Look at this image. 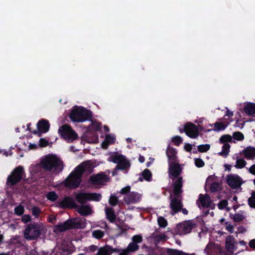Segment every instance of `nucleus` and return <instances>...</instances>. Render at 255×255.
Masks as SVG:
<instances>
[{
	"instance_id": "nucleus-27",
	"label": "nucleus",
	"mask_w": 255,
	"mask_h": 255,
	"mask_svg": "<svg viewBox=\"0 0 255 255\" xmlns=\"http://www.w3.org/2000/svg\"><path fill=\"white\" fill-rule=\"evenodd\" d=\"M244 111L248 116L255 114V103H249L244 106Z\"/></svg>"
},
{
	"instance_id": "nucleus-39",
	"label": "nucleus",
	"mask_w": 255,
	"mask_h": 255,
	"mask_svg": "<svg viewBox=\"0 0 255 255\" xmlns=\"http://www.w3.org/2000/svg\"><path fill=\"white\" fill-rule=\"evenodd\" d=\"M46 197L47 199L51 202L55 201L58 198L57 194L54 191L48 192Z\"/></svg>"
},
{
	"instance_id": "nucleus-8",
	"label": "nucleus",
	"mask_w": 255,
	"mask_h": 255,
	"mask_svg": "<svg viewBox=\"0 0 255 255\" xmlns=\"http://www.w3.org/2000/svg\"><path fill=\"white\" fill-rule=\"evenodd\" d=\"M110 158L112 161L117 163V168L121 170H126L130 167V163L125 156L122 154H115L112 155Z\"/></svg>"
},
{
	"instance_id": "nucleus-33",
	"label": "nucleus",
	"mask_w": 255,
	"mask_h": 255,
	"mask_svg": "<svg viewBox=\"0 0 255 255\" xmlns=\"http://www.w3.org/2000/svg\"><path fill=\"white\" fill-rule=\"evenodd\" d=\"M139 249V246L138 245L131 242L130 243L127 247V248L125 249L128 253L130 252H133L136 251Z\"/></svg>"
},
{
	"instance_id": "nucleus-28",
	"label": "nucleus",
	"mask_w": 255,
	"mask_h": 255,
	"mask_svg": "<svg viewBox=\"0 0 255 255\" xmlns=\"http://www.w3.org/2000/svg\"><path fill=\"white\" fill-rule=\"evenodd\" d=\"M96 255H111L110 246L106 245L103 247L100 248Z\"/></svg>"
},
{
	"instance_id": "nucleus-46",
	"label": "nucleus",
	"mask_w": 255,
	"mask_h": 255,
	"mask_svg": "<svg viewBox=\"0 0 255 255\" xmlns=\"http://www.w3.org/2000/svg\"><path fill=\"white\" fill-rule=\"evenodd\" d=\"M24 212V208L21 205H19L14 208V213L18 216L22 215Z\"/></svg>"
},
{
	"instance_id": "nucleus-26",
	"label": "nucleus",
	"mask_w": 255,
	"mask_h": 255,
	"mask_svg": "<svg viewBox=\"0 0 255 255\" xmlns=\"http://www.w3.org/2000/svg\"><path fill=\"white\" fill-rule=\"evenodd\" d=\"M78 212L83 216H88L92 213V209L89 205L78 206Z\"/></svg>"
},
{
	"instance_id": "nucleus-23",
	"label": "nucleus",
	"mask_w": 255,
	"mask_h": 255,
	"mask_svg": "<svg viewBox=\"0 0 255 255\" xmlns=\"http://www.w3.org/2000/svg\"><path fill=\"white\" fill-rule=\"evenodd\" d=\"M105 210L106 218L110 223H114L116 222L117 216L114 209L112 207H106Z\"/></svg>"
},
{
	"instance_id": "nucleus-62",
	"label": "nucleus",
	"mask_w": 255,
	"mask_h": 255,
	"mask_svg": "<svg viewBox=\"0 0 255 255\" xmlns=\"http://www.w3.org/2000/svg\"><path fill=\"white\" fill-rule=\"evenodd\" d=\"M166 236L164 234L163 235H158L156 237V239L160 241H165L166 240Z\"/></svg>"
},
{
	"instance_id": "nucleus-57",
	"label": "nucleus",
	"mask_w": 255,
	"mask_h": 255,
	"mask_svg": "<svg viewBox=\"0 0 255 255\" xmlns=\"http://www.w3.org/2000/svg\"><path fill=\"white\" fill-rule=\"evenodd\" d=\"M225 224L226 225V229L231 233H233L234 232V228L233 225L231 224H228V222H226L225 223Z\"/></svg>"
},
{
	"instance_id": "nucleus-4",
	"label": "nucleus",
	"mask_w": 255,
	"mask_h": 255,
	"mask_svg": "<svg viewBox=\"0 0 255 255\" xmlns=\"http://www.w3.org/2000/svg\"><path fill=\"white\" fill-rule=\"evenodd\" d=\"M42 228L37 223L27 225L23 231V237L28 241L37 240L42 233Z\"/></svg>"
},
{
	"instance_id": "nucleus-52",
	"label": "nucleus",
	"mask_w": 255,
	"mask_h": 255,
	"mask_svg": "<svg viewBox=\"0 0 255 255\" xmlns=\"http://www.w3.org/2000/svg\"><path fill=\"white\" fill-rule=\"evenodd\" d=\"M195 164L197 167L201 168L204 166L205 162L201 158H197L195 159Z\"/></svg>"
},
{
	"instance_id": "nucleus-50",
	"label": "nucleus",
	"mask_w": 255,
	"mask_h": 255,
	"mask_svg": "<svg viewBox=\"0 0 255 255\" xmlns=\"http://www.w3.org/2000/svg\"><path fill=\"white\" fill-rule=\"evenodd\" d=\"M228 202L227 200H222L218 204V207L220 210H223L228 206Z\"/></svg>"
},
{
	"instance_id": "nucleus-59",
	"label": "nucleus",
	"mask_w": 255,
	"mask_h": 255,
	"mask_svg": "<svg viewBox=\"0 0 255 255\" xmlns=\"http://www.w3.org/2000/svg\"><path fill=\"white\" fill-rule=\"evenodd\" d=\"M130 190V187L129 186H127L123 188L121 191L120 193L122 194H126L127 193H129Z\"/></svg>"
},
{
	"instance_id": "nucleus-38",
	"label": "nucleus",
	"mask_w": 255,
	"mask_h": 255,
	"mask_svg": "<svg viewBox=\"0 0 255 255\" xmlns=\"http://www.w3.org/2000/svg\"><path fill=\"white\" fill-rule=\"evenodd\" d=\"M248 202L251 208L255 209V191L252 192L251 197L248 199Z\"/></svg>"
},
{
	"instance_id": "nucleus-25",
	"label": "nucleus",
	"mask_w": 255,
	"mask_h": 255,
	"mask_svg": "<svg viewBox=\"0 0 255 255\" xmlns=\"http://www.w3.org/2000/svg\"><path fill=\"white\" fill-rule=\"evenodd\" d=\"M76 201L81 204H85L87 201H89L88 193L80 192L77 193L76 196Z\"/></svg>"
},
{
	"instance_id": "nucleus-16",
	"label": "nucleus",
	"mask_w": 255,
	"mask_h": 255,
	"mask_svg": "<svg viewBox=\"0 0 255 255\" xmlns=\"http://www.w3.org/2000/svg\"><path fill=\"white\" fill-rule=\"evenodd\" d=\"M178 198L175 196L170 200L169 206L172 211V215L179 212L183 206L181 200L179 199Z\"/></svg>"
},
{
	"instance_id": "nucleus-48",
	"label": "nucleus",
	"mask_w": 255,
	"mask_h": 255,
	"mask_svg": "<svg viewBox=\"0 0 255 255\" xmlns=\"http://www.w3.org/2000/svg\"><path fill=\"white\" fill-rule=\"evenodd\" d=\"M142 237L140 235H134L132 237V242L136 245L142 242Z\"/></svg>"
},
{
	"instance_id": "nucleus-6",
	"label": "nucleus",
	"mask_w": 255,
	"mask_h": 255,
	"mask_svg": "<svg viewBox=\"0 0 255 255\" xmlns=\"http://www.w3.org/2000/svg\"><path fill=\"white\" fill-rule=\"evenodd\" d=\"M75 168L66 178L64 181L65 187L73 189L77 188L79 187L82 181V175Z\"/></svg>"
},
{
	"instance_id": "nucleus-29",
	"label": "nucleus",
	"mask_w": 255,
	"mask_h": 255,
	"mask_svg": "<svg viewBox=\"0 0 255 255\" xmlns=\"http://www.w3.org/2000/svg\"><path fill=\"white\" fill-rule=\"evenodd\" d=\"M166 253L167 255H187V253L177 249H168Z\"/></svg>"
},
{
	"instance_id": "nucleus-34",
	"label": "nucleus",
	"mask_w": 255,
	"mask_h": 255,
	"mask_svg": "<svg viewBox=\"0 0 255 255\" xmlns=\"http://www.w3.org/2000/svg\"><path fill=\"white\" fill-rule=\"evenodd\" d=\"M214 125V130L218 131L224 130L227 126L223 123H219L217 122L215 123Z\"/></svg>"
},
{
	"instance_id": "nucleus-20",
	"label": "nucleus",
	"mask_w": 255,
	"mask_h": 255,
	"mask_svg": "<svg viewBox=\"0 0 255 255\" xmlns=\"http://www.w3.org/2000/svg\"><path fill=\"white\" fill-rule=\"evenodd\" d=\"M166 154L168 157V164L177 161V150L175 148L168 145L166 150Z\"/></svg>"
},
{
	"instance_id": "nucleus-15",
	"label": "nucleus",
	"mask_w": 255,
	"mask_h": 255,
	"mask_svg": "<svg viewBox=\"0 0 255 255\" xmlns=\"http://www.w3.org/2000/svg\"><path fill=\"white\" fill-rule=\"evenodd\" d=\"M196 224L192 220H187L179 224L178 229L180 234H187L190 233L195 227Z\"/></svg>"
},
{
	"instance_id": "nucleus-5",
	"label": "nucleus",
	"mask_w": 255,
	"mask_h": 255,
	"mask_svg": "<svg viewBox=\"0 0 255 255\" xmlns=\"http://www.w3.org/2000/svg\"><path fill=\"white\" fill-rule=\"evenodd\" d=\"M25 177L24 168L21 166L15 168L10 174L8 176L6 179V185L9 187L13 186L20 182L22 179Z\"/></svg>"
},
{
	"instance_id": "nucleus-1",
	"label": "nucleus",
	"mask_w": 255,
	"mask_h": 255,
	"mask_svg": "<svg viewBox=\"0 0 255 255\" xmlns=\"http://www.w3.org/2000/svg\"><path fill=\"white\" fill-rule=\"evenodd\" d=\"M42 168L45 171H52L55 174H58L63 169V161L55 155L48 154L40 161Z\"/></svg>"
},
{
	"instance_id": "nucleus-41",
	"label": "nucleus",
	"mask_w": 255,
	"mask_h": 255,
	"mask_svg": "<svg viewBox=\"0 0 255 255\" xmlns=\"http://www.w3.org/2000/svg\"><path fill=\"white\" fill-rule=\"evenodd\" d=\"M92 236L97 239H100L104 236V232L100 230H95L93 232Z\"/></svg>"
},
{
	"instance_id": "nucleus-54",
	"label": "nucleus",
	"mask_w": 255,
	"mask_h": 255,
	"mask_svg": "<svg viewBox=\"0 0 255 255\" xmlns=\"http://www.w3.org/2000/svg\"><path fill=\"white\" fill-rule=\"evenodd\" d=\"M49 142L44 138H41L39 141V145L41 147H46L48 145Z\"/></svg>"
},
{
	"instance_id": "nucleus-45",
	"label": "nucleus",
	"mask_w": 255,
	"mask_h": 255,
	"mask_svg": "<svg viewBox=\"0 0 255 255\" xmlns=\"http://www.w3.org/2000/svg\"><path fill=\"white\" fill-rule=\"evenodd\" d=\"M210 148V145L209 144H201L198 146V150L200 152H205L208 151Z\"/></svg>"
},
{
	"instance_id": "nucleus-30",
	"label": "nucleus",
	"mask_w": 255,
	"mask_h": 255,
	"mask_svg": "<svg viewBox=\"0 0 255 255\" xmlns=\"http://www.w3.org/2000/svg\"><path fill=\"white\" fill-rule=\"evenodd\" d=\"M230 145L229 143H225L222 146V151L219 154L224 157H227L230 151Z\"/></svg>"
},
{
	"instance_id": "nucleus-19",
	"label": "nucleus",
	"mask_w": 255,
	"mask_h": 255,
	"mask_svg": "<svg viewBox=\"0 0 255 255\" xmlns=\"http://www.w3.org/2000/svg\"><path fill=\"white\" fill-rule=\"evenodd\" d=\"M169 172L174 178H178L181 173L182 168L180 165L176 162L169 163Z\"/></svg>"
},
{
	"instance_id": "nucleus-64",
	"label": "nucleus",
	"mask_w": 255,
	"mask_h": 255,
	"mask_svg": "<svg viewBox=\"0 0 255 255\" xmlns=\"http://www.w3.org/2000/svg\"><path fill=\"white\" fill-rule=\"evenodd\" d=\"M249 246L252 249H255V239L252 240L249 242Z\"/></svg>"
},
{
	"instance_id": "nucleus-12",
	"label": "nucleus",
	"mask_w": 255,
	"mask_h": 255,
	"mask_svg": "<svg viewBox=\"0 0 255 255\" xmlns=\"http://www.w3.org/2000/svg\"><path fill=\"white\" fill-rule=\"evenodd\" d=\"M183 130L188 136L192 138H196L199 135L197 126L192 123H187L184 125Z\"/></svg>"
},
{
	"instance_id": "nucleus-49",
	"label": "nucleus",
	"mask_w": 255,
	"mask_h": 255,
	"mask_svg": "<svg viewBox=\"0 0 255 255\" xmlns=\"http://www.w3.org/2000/svg\"><path fill=\"white\" fill-rule=\"evenodd\" d=\"M244 219V216L239 213H236L233 217V219L235 222H240L243 221Z\"/></svg>"
},
{
	"instance_id": "nucleus-11",
	"label": "nucleus",
	"mask_w": 255,
	"mask_h": 255,
	"mask_svg": "<svg viewBox=\"0 0 255 255\" xmlns=\"http://www.w3.org/2000/svg\"><path fill=\"white\" fill-rule=\"evenodd\" d=\"M56 206L61 209H76L78 205L74 199L69 196H65L62 201H59L56 203Z\"/></svg>"
},
{
	"instance_id": "nucleus-21",
	"label": "nucleus",
	"mask_w": 255,
	"mask_h": 255,
	"mask_svg": "<svg viewBox=\"0 0 255 255\" xmlns=\"http://www.w3.org/2000/svg\"><path fill=\"white\" fill-rule=\"evenodd\" d=\"M82 175L85 172L91 173L93 170V166L89 161L82 162L75 168Z\"/></svg>"
},
{
	"instance_id": "nucleus-63",
	"label": "nucleus",
	"mask_w": 255,
	"mask_h": 255,
	"mask_svg": "<svg viewBox=\"0 0 255 255\" xmlns=\"http://www.w3.org/2000/svg\"><path fill=\"white\" fill-rule=\"evenodd\" d=\"M249 172L255 175V164L252 165L249 169Z\"/></svg>"
},
{
	"instance_id": "nucleus-61",
	"label": "nucleus",
	"mask_w": 255,
	"mask_h": 255,
	"mask_svg": "<svg viewBox=\"0 0 255 255\" xmlns=\"http://www.w3.org/2000/svg\"><path fill=\"white\" fill-rule=\"evenodd\" d=\"M184 149L188 151V152H191L192 149V144L190 143H185L184 145Z\"/></svg>"
},
{
	"instance_id": "nucleus-44",
	"label": "nucleus",
	"mask_w": 255,
	"mask_h": 255,
	"mask_svg": "<svg viewBox=\"0 0 255 255\" xmlns=\"http://www.w3.org/2000/svg\"><path fill=\"white\" fill-rule=\"evenodd\" d=\"M182 137L178 135H176L172 138V142L176 146H179L182 143Z\"/></svg>"
},
{
	"instance_id": "nucleus-13",
	"label": "nucleus",
	"mask_w": 255,
	"mask_h": 255,
	"mask_svg": "<svg viewBox=\"0 0 255 255\" xmlns=\"http://www.w3.org/2000/svg\"><path fill=\"white\" fill-rule=\"evenodd\" d=\"M204 252L208 255H221L223 252L220 245L209 242L204 249Z\"/></svg>"
},
{
	"instance_id": "nucleus-9",
	"label": "nucleus",
	"mask_w": 255,
	"mask_h": 255,
	"mask_svg": "<svg viewBox=\"0 0 255 255\" xmlns=\"http://www.w3.org/2000/svg\"><path fill=\"white\" fill-rule=\"evenodd\" d=\"M227 183L232 189L239 188L243 184L241 177L238 174H229L227 176Z\"/></svg>"
},
{
	"instance_id": "nucleus-22",
	"label": "nucleus",
	"mask_w": 255,
	"mask_h": 255,
	"mask_svg": "<svg viewBox=\"0 0 255 255\" xmlns=\"http://www.w3.org/2000/svg\"><path fill=\"white\" fill-rule=\"evenodd\" d=\"M245 157L248 160L255 158V147L249 146L246 147L242 151Z\"/></svg>"
},
{
	"instance_id": "nucleus-56",
	"label": "nucleus",
	"mask_w": 255,
	"mask_h": 255,
	"mask_svg": "<svg viewBox=\"0 0 255 255\" xmlns=\"http://www.w3.org/2000/svg\"><path fill=\"white\" fill-rule=\"evenodd\" d=\"M60 255H68L70 253L69 250L67 249L59 248L58 252Z\"/></svg>"
},
{
	"instance_id": "nucleus-51",
	"label": "nucleus",
	"mask_w": 255,
	"mask_h": 255,
	"mask_svg": "<svg viewBox=\"0 0 255 255\" xmlns=\"http://www.w3.org/2000/svg\"><path fill=\"white\" fill-rule=\"evenodd\" d=\"M31 212L32 215L35 216V217L37 218L39 216L41 211L39 208L36 206H34L32 208Z\"/></svg>"
},
{
	"instance_id": "nucleus-2",
	"label": "nucleus",
	"mask_w": 255,
	"mask_h": 255,
	"mask_svg": "<svg viewBox=\"0 0 255 255\" xmlns=\"http://www.w3.org/2000/svg\"><path fill=\"white\" fill-rule=\"evenodd\" d=\"M69 118L74 122L81 123L92 120L93 114L90 110L82 106H75L72 108Z\"/></svg>"
},
{
	"instance_id": "nucleus-40",
	"label": "nucleus",
	"mask_w": 255,
	"mask_h": 255,
	"mask_svg": "<svg viewBox=\"0 0 255 255\" xmlns=\"http://www.w3.org/2000/svg\"><path fill=\"white\" fill-rule=\"evenodd\" d=\"M157 223L160 228H165L167 226V220L162 216L158 217L157 218Z\"/></svg>"
},
{
	"instance_id": "nucleus-55",
	"label": "nucleus",
	"mask_w": 255,
	"mask_h": 255,
	"mask_svg": "<svg viewBox=\"0 0 255 255\" xmlns=\"http://www.w3.org/2000/svg\"><path fill=\"white\" fill-rule=\"evenodd\" d=\"M31 220V218L29 215L25 214L23 215L21 217V221L25 224L30 222Z\"/></svg>"
},
{
	"instance_id": "nucleus-31",
	"label": "nucleus",
	"mask_w": 255,
	"mask_h": 255,
	"mask_svg": "<svg viewBox=\"0 0 255 255\" xmlns=\"http://www.w3.org/2000/svg\"><path fill=\"white\" fill-rule=\"evenodd\" d=\"M89 201H94L96 202L100 201L102 199V195L97 193H88Z\"/></svg>"
},
{
	"instance_id": "nucleus-7",
	"label": "nucleus",
	"mask_w": 255,
	"mask_h": 255,
	"mask_svg": "<svg viewBox=\"0 0 255 255\" xmlns=\"http://www.w3.org/2000/svg\"><path fill=\"white\" fill-rule=\"evenodd\" d=\"M58 132L62 138L67 140L69 142H72L78 138V134L75 131L67 125L60 127L58 129Z\"/></svg>"
},
{
	"instance_id": "nucleus-24",
	"label": "nucleus",
	"mask_w": 255,
	"mask_h": 255,
	"mask_svg": "<svg viewBox=\"0 0 255 255\" xmlns=\"http://www.w3.org/2000/svg\"><path fill=\"white\" fill-rule=\"evenodd\" d=\"M199 201L203 207H209L212 203L210 196L208 194H200L199 196Z\"/></svg>"
},
{
	"instance_id": "nucleus-35",
	"label": "nucleus",
	"mask_w": 255,
	"mask_h": 255,
	"mask_svg": "<svg viewBox=\"0 0 255 255\" xmlns=\"http://www.w3.org/2000/svg\"><path fill=\"white\" fill-rule=\"evenodd\" d=\"M234 238L233 236H229L226 240V246L227 249H232L234 247Z\"/></svg>"
},
{
	"instance_id": "nucleus-3",
	"label": "nucleus",
	"mask_w": 255,
	"mask_h": 255,
	"mask_svg": "<svg viewBox=\"0 0 255 255\" xmlns=\"http://www.w3.org/2000/svg\"><path fill=\"white\" fill-rule=\"evenodd\" d=\"M86 223L85 219L81 218H70L62 223L57 225L56 229L60 232H63L72 229H84Z\"/></svg>"
},
{
	"instance_id": "nucleus-47",
	"label": "nucleus",
	"mask_w": 255,
	"mask_h": 255,
	"mask_svg": "<svg viewBox=\"0 0 255 255\" xmlns=\"http://www.w3.org/2000/svg\"><path fill=\"white\" fill-rule=\"evenodd\" d=\"M118 202V198L115 195H111L109 199V204L112 206L117 205Z\"/></svg>"
},
{
	"instance_id": "nucleus-42",
	"label": "nucleus",
	"mask_w": 255,
	"mask_h": 255,
	"mask_svg": "<svg viewBox=\"0 0 255 255\" xmlns=\"http://www.w3.org/2000/svg\"><path fill=\"white\" fill-rule=\"evenodd\" d=\"M233 137L237 140L242 141L244 139L245 137L243 133L241 132L235 131L233 134Z\"/></svg>"
},
{
	"instance_id": "nucleus-17",
	"label": "nucleus",
	"mask_w": 255,
	"mask_h": 255,
	"mask_svg": "<svg viewBox=\"0 0 255 255\" xmlns=\"http://www.w3.org/2000/svg\"><path fill=\"white\" fill-rule=\"evenodd\" d=\"M183 178L182 177H179L176 178V179L174 181L173 184V193L174 196L176 197H179L183 192Z\"/></svg>"
},
{
	"instance_id": "nucleus-36",
	"label": "nucleus",
	"mask_w": 255,
	"mask_h": 255,
	"mask_svg": "<svg viewBox=\"0 0 255 255\" xmlns=\"http://www.w3.org/2000/svg\"><path fill=\"white\" fill-rule=\"evenodd\" d=\"M247 162L243 158L237 159L235 167L238 169H242L246 166Z\"/></svg>"
},
{
	"instance_id": "nucleus-37",
	"label": "nucleus",
	"mask_w": 255,
	"mask_h": 255,
	"mask_svg": "<svg viewBox=\"0 0 255 255\" xmlns=\"http://www.w3.org/2000/svg\"><path fill=\"white\" fill-rule=\"evenodd\" d=\"M232 136L229 134H224L221 136L219 141L221 143H227V142H232Z\"/></svg>"
},
{
	"instance_id": "nucleus-14",
	"label": "nucleus",
	"mask_w": 255,
	"mask_h": 255,
	"mask_svg": "<svg viewBox=\"0 0 255 255\" xmlns=\"http://www.w3.org/2000/svg\"><path fill=\"white\" fill-rule=\"evenodd\" d=\"M37 128L38 130H34L33 133L34 134H37L38 136H40L41 133H46L49 130L50 124L47 120L42 119L37 123Z\"/></svg>"
},
{
	"instance_id": "nucleus-60",
	"label": "nucleus",
	"mask_w": 255,
	"mask_h": 255,
	"mask_svg": "<svg viewBox=\"0 0 255 255\" xmlns=\"http://www.w3.org/2000/svg\"><path fill=\"white\" fill-rule=\"evenodd\" d=\"M124 249H119V248H113L112 247L110 246V251L111 254H112L113 253H121Z\"/></svg>"
},
{
	"instance_id": "nucleus-53",
	"label": "nucleus",
	"mask_w": 255,
	"mask_h": 255,
	"mask_svg": "<svg viewBox=\"0 0 255 255\" xmlns=\"http://www.w3.org/2000/svg\"><path fill=\"white\" fill-rule=\"evenodd\" d=\"M105 140L109 143L113 144L115 143L116 140L115 136L111 134H107L106 135Z\"/></svg>"
},
{
	"instance_id": "nucleus-10",
	"label": "nucleus",
	"mask_w": 255,
	"mask_h": 255,
	"mask_svg": "<svg viewBox=\"0 0 255 255\" xmlns=\"http://www.w3.org/2000/svg\"><path fill=\"white\" fill-rule=\"evenodd\" d=\"M109 177L104 172H100L90 176L89 182L93 185H104L109 180Z\"/></svg>"
},
{
	"instance_id": "nucleus-58",
	"label": "nucleus",
	"mask_w": 255,
	"mask_h": 255,
	"mask_svg": "<svg viewBox=\"0 0 255 255\" xmlns=\"http://www.w3.org/2000/svg\"><path fill=\"white\" fill-rule=\"evenodd\" d=\"M93 129L95 131H100L101 129L102 125L101 123H92Z\"/></svg>"
},
{
	"instance_id": "nucleus-18",
	"label": "nucleus",
	"mask_w": 255,
	"mask_h": 255,
	"mask_svg": "<svg viewBox=\"0 0 255 255\" xmlns=\"http://www.w3.org/2000/svg\"><path fill=\"white\" fill-rule=\"evenodd\" d=\"M140 199L141 195L136 192H129L124 198V201L128 205L137 203Z\"/></svg>"
},
{
	"instance_id": "nucleus-43",
	"label": "nucleus",
	"mask_w": 255,
	"mask_h": 255,
	"mask_svg": "<svg viewBox=\"0 0 255 255\" xmlns=\"http://www.w3.org/2000/svg\"><path fill=\"white\" fill-rule=\"evenodd\" d=\"M210 191L212 192H216L220 190V184L217 182H214L211 184L210 187Z\"/></svg>"
},
{
	"instance_id": "nucleus-32",
	"label": "nucleus",
	"mask_w": 255,
	"mask_h": 255,
	"mask_svg": "<svg viewBox=\"0 0 255 255\" xmlns=\"http://www.w3.org/2000/svg\"><path fill=\"white\" fill-rule=\"evenodd\" d=\"M142 175L144 179L147 181H150L152 179V173L148 169H145L143 171Z\"/></svg>"
}]
</instances>
